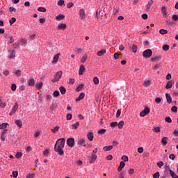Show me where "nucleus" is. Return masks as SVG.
Instances as JSON below:
<instances>
[{
  "label": "nucleus",
  "instance_id": "29",
  "mask_svg": "<svg viewBox=\"0 0 178 178\" xmlns=\"http://www.w3.org/2000/svg\"><path fill=\"white\" fill-rule=\"evenodd\" d=\"M168 137H163L161 139V144H162V145H163V146L166 145V144H168Z\"/></svg>",
  "mask_w": 178,
  "mask_h": 178
},
{
  "label": "nucleus",
  "instance_id": "22",
  "mask_svg": "<svg viewBox=\"0 0 178 178\" xmlns=\"http://www.w3.org/2000/svg\"><path fill=\"white\" fill-rule=\"evenodd\" d=\"M35 84V81H34L33 78H31L28 81V85L29 87H33V86Z\"/></svg>",
  "mask_w": 178,
  "mask_h": 178
},
{
  "label": "nucleus",
  "instance_id": "6",
  "mask_svg": "<svg viewBox=\"0 0 178 178\" xmlns=\"http://www.w3.org/2000/svg\"><path fill=\"white\" fill-rule=\"evenodd\" d=\"M150 112L151 109H149L148 107H145L144 110L140 113V116H141V118H144V116H147V115H148V113Z\"/></svg>",
  "mask_w": 178,
  "mask_h": 178
},
{
  "label": "nucleus",
  "instance_id": "20",
  "mask_svg": "<svg viewBox=\"0 0 178 178\" xmlns=\"http://www.w3.org/2000/svg\"><path fill=\"white\" fill-rule=\"evenodd\" d=\"M97 155L91 154L90 161H89V163H94L95 161H97Z\"/></svg>",
  "mask_w": 178,
  "mask_h": 178
},
{
  "label": "nucleus",
  "instance_id": "21",
  "mask_svg": "<svg viewBox=\"0 0 178 178\" xmlns=\"http://www.w3.org/2000/svg\"><path fill=\"white\" fill-rule=\"evenodd\" d=\"M87 137L89 141H92V140H94V134L92 132H89L87 134Z\"/></svg>",
  "mask_w": 178,
  "mask_h": 178
},
{
  "label": "nucleus",
  "instance_id": "42",
  "mask_svg": "<svg viewBox=\"0 0 178 178\" xmlns=\"http://www.w3.org/2000/svg\"><path fill=\"white\" fill-rule=\"evenodd\" d=\"M53 95L55 98H56L57 97H59V95H60V93H59V90H55L53 92Z\"/></svg>",
  "mask_w": 178,
  "mask_h": 178
},
{
  "label": "nucleus",
  "instance_id": "52",
  "mask_svg": "<svg viewBox=\"0 0 178 178\" xmlns=\"http://www.w3.org/2000/svg\"><path fill=\"white\" fill-rule=\"evenodd\" d=\"M171 111L174 112L175 113H177V106H174L171 108Z\"/></svg>",
  "mask_w": 178,
  "mask_h": 178
},
{
  "label": "nucleus",
  "instance_id": "38",
  "mask_svg": "<svg viewBox=\"0 0 178 178\" xmlns=\"http://www.w3.org/2000/svg\"><path fill=\"white\" fill-rule=\"evenodd\" d=\"M118 129H123V126H124V121H120L118 124H117Z\"/></svg>",
  "mask_w": 178,
  "mask_h": 178
},
{
  "label": "nucleus",
  "instance_id": "12",
  "mask_svg": "<svg viewBox=\"0 0 178 178\" xmlns=\"http://www.w3.org/2000/svg\"><path fill=\"white\" fill-rule=\"evenodd\" d=\"M161 11L164 17H166V16H168V10L166 9V7L165 6H162Z\"/></svg>",
  "mask_w": 178,
  "mask_h": 178
},
{
  "label": "nucleus",
  "instance_id": "57",
  "mask_svg": "<svg viewBox=\"0 0 178 178\" xmlns=\"http://www.w3.org/2000/svg\"><path fill=\"white\" fill-rule=\"evenodd\" d=\"M84 143H86V140L84 139H80L78 141V144L79 145H83V144H84Z\"/></svg>",
  "mask_w": 178,
  "mask_h": 178
},
{
  "label": "nucleus",
  "instance_id": "63",
  "mask_svg": "<svg viewBox=\"0 0 178 178\" xmlns=\"http://www.w3.org/2000/svg\"><path fill=\"white\" fill-rule=\"evenodd\" d=\"M159 176H161V175H159V172H156V173H154V174L153 175V177H154V178H159Z\"/></svg>",
  "mask_w": 178,
  "mask_h": 178
},
{
  "label": "nucleus",
  "instance_id": "47",
  "mask_svg": "<svg viewBox=\"0 0 178 178\" xmlns=\"http://www.w3.org/2000/svg\"><path fill=\"white\" fill-rule=\"evenodd\" d=\"M145 87H149L151 86V81L147 80L144 82Z\"/></svg>",
  "mask_w": 178,
  "mask_h": 178
},
{
  "label": "nucleus",
  "instance_id": "32",
  "mask_svg": "<svg viewBox=\"0 0 178 178\" xmlns=\"http://www.w3.org/2000/svg\"><path fill=\"white\" fill-rule=\"evenodd\" d=\"M104 54H106V49L99 51L97 53V56H102V55H104Z\"/></svg>",
  "mask_w": 178,
  "mask_h": 178
},
{
  "label": "nucleus",
  "instance_id": "36",
  "mask_svg": "<svg viewBox=\"0 0 178 178\" xmlns=\"http://www.w3.org/2000/svg\"><path fill=\"white\" fill-rule=\"evenodd\" d=\"M42 86H43V83L42 82H40L39 83H37L35 85V88H37V90L38 91H40V90H41V88H42Z\"/></svg>",
  "mask_w": 178,
  "mask_h": 178
},
{
  "label": "nucleus",
  "instance_id": "3",
  "mask_svg": "<svg viewBox=\"0 0 178 178\" xmlns=\"http://www.w3.org/2000/svg\"><path fill=\"white\" fill-rule=\"evenodd\" d=\"M143 56L146 59H148V58H151V56H152V50L149 49L145 50L143 52Z\"/></svg>",
  "mask_w": 178,
  "mask_h": 178
},
{
  "label": "nucleus",
  "instance_id": "5",
  "mask_svg": "<svg viewBox=\"0 0 178 178\" xmlns=\"http://www.w3.org/2000/svg\"><path fill=\"white\" fill-rule=\"evenodd\" d=\"M17 109H19V104H17V102H15L11 111L9 113V115L13 116V115H16V111H17Z\"/></svg>",
  "mask_w": 178,
  "mask_h": 178
},
{
  "label": "nucleus",
  "instance_id": "24",
  "mask_svg": "<svg viewBox=\"0 0 178 178\" xmlns=\"http://www.w3.org/2000/svg\"><path fill=\"white\" fill-rule=\"evenodd\" d=\"M104 151L108 152L111 151V149H113V145H108V146H104L103 147Z\"/></svg>",
  "mask_w": 178,
  "mask_h": 178
},
{
  "label": "nucleus",
  "instance_id": "4",
  "mask_svg": "<svg viewBox=\"0 0 178 178\" xmlns=\"http://www.w3.org/2000/svg\"><path fill=\"white\" fill-rule=\"evenodd\" d=\"M63 148V147H60V146H56V145H54V151L58 153V155L62 156L65 154Z\"/></svg>",
  "mask_w": 178,
  "mask_h": 178
},
{
  "label": "nucleus",
  "instance_id": "15",
  "mask_svg": "<svg viewBox=\"0 0 178 178\" xmlns=\"http://www.w3.org/2000/svg\"><path fill=\"white\" fill-rule=\"evenodd\" d=\"M126 165V163H124V161H121L120 163V165L118 168V172H122L123 170V168H124V166Z\"/></svg>",
  "mask_w": 178,
  "mask_h": 178
},
{
  "label": "nucleus",
  "instance_id": "45",
  "mask_svg": "<svg viewBox=\"0 0 178 178\" xmlns=\"http://www.w3.org/2000/svg\"><path fill=\"white\" fill-rule=\"evenodd\" d=\"M160 34H162L163 35L165 34H168V30L165 29H160L159 30Z\"/></svg>",
  "mask_w": 178,
  "mask_h": 178
},
{
  "label": "nucleus",
  "instance_id": "55",
  "mask_svg": "<svg viewBox=\"0 0 178 178\" xmlns=\"http://www.w3.org/2000/svg\"><path fill=\"white\" fill-rule=\"evenodd\" d=\"M165 120L167 123H172V118H170V117H166L165 118Z\"/></svg>",
  "mask_w": 178,
  "mask_h": 178
},
{
  "label": "nucleus",
  "instance_id": "16",
  "mask_svg": "<svg viewBox=\"0 0 178 178\" xmlns=\"http://www.w3.org/2000/svg\"><path fill=\"white\" fill-rule=\"evenodd\" d=\"M162 59V56H154L151 58V62H159Z\"/></svg>",
  "mask_w": 178,
  "mask_h": 178
},
{
  "label": "nucleus",
  "instance_id": "48",
  "mask_svg": "<svg viewBox=\"0 0 178 178\" xmlns=\"http://www.w3.org/2000/svg\"><path fill=\"white\" fill-rule=\"evenodd\" d=\"M86 60H87V54H85L81 59V62L82 63H85Z\"/></svg>",
  "mask_w": 178,
  "mask_h": 178
},
{
  "label": "nucleus",
  "instance_id": "51",
  "mask_svg": "<svg viewBox=\"0 0 178 178\" xmlns=\"http://www.w3.org/2000/svg\"><path fill=\"white\" fill-rule=\"evenodd\" d=\"M15 74L17 77H20V76H22V71H20L19 70H17L15 71Z\"/></svg>",
  "mask_w": 178,
  "mask_h": 178
},
{
  "label": "nucleus",
  "instance_id": "39",
  "mask_svg": "<svg viewBox=\"0 0 178 178\" xmlns=\"http://www.w3.org/2000/svg\"><path fill=\"white\" fill-rule=\"evenodd\" d=\"M13 47H14L15 49H19V48L20 47V42H15L13 44Z\"/></svg>",
  "mask_w": 178,
  "mask_h": 178
},
{
  "label": "nucleus",
  "instance_id": "44",
  "mask_svg": "<svg viewBox=\"0 0 178 178\" xmlns=\"http://www.w3.org/2000/svg\"><path fill=\"white\" fill-rule=\"evenodd\" d=\"M93 82H94V84H95V85L99 84V79H98V77H97V76L94 77Z\"/></svg>",
  "mask_w": 178,
  "mask_h": 178
},
{
  "label": "nucleus",
  "instance_id": "50",
  "mask_svg": "<svg viewBox=\"0 0 178 178\" xmlns=\"http://www.w3.org/2000/svg\"><path fill=\"white\" fill-rule=\"evenodd\" d=\"M121 159L124 161V162H129V157L127 156H122Z\"/></svg>",
  "mask_w": 178,
  "mask_h": 178
},
{
  "label": "nucleus",
  "instance_id": "62",
  "mask_svg": "<svg viewBox=\"0 0 178 178\" xmlns=\"http://www.w3.org/2000/svg\"><path fill=\"white\" fill-rule=\"evenodd\" d=\"M34 177H35V175L31 174V173H29L26 177V178H34Z\"/></svg>",
  "mask_w": 178,
  "mask_h": 178
},
{
  "label": "nucleus",
  "instance_id": "2",
  "mask_svg": "<svg viewBox=\"0 0 178 178\" xmlns=\"http://www.w3.org/2000/svg\"><path fill=\"white\" fill-rule=\"evenodd\" d=\"M65 141H66V139H65V138H60L56 141L55 145H56V147H62V148H65Z\"/></svg>",
  "mask_w": 178,
  "mask_h": 178
},
{
  "label": "nucleus",
  "instance_id": "31",
  "mask_svg": "<svg viewBox=\"0 0 178 178\" xmlns=\"http://www.w3.org/2000/svg\"><path fill=\"white\" fill-rule=\"evenodd\" d=\"M63 19H65V15L63 14H60L57 16H56V20H63Z\"/></svg>",
  "mask_w": 178,
  "mask_h": 178
},
{
  "label": "nucleus",
  "instance_id": "25",
  "mask_svg": "<svg viewBox=\"0 0 178 178\" xmlns=\"http://www.w3.org/2000/svg\"><path fill=\"white\" fill-rule=\"evenodd\" d=\"M165 98L168 104H172V97H170V95H169V93L165 94Z\"/></svg>",
  "mask_w": 178,
  "mask_h": 178
},
{
  "label": "nucleus",
  "instance_id": "58",
  "mask_svg": "<svg viewBox=\"0 0 178 178\" xmlns=\"http://www.w3.org/2000/svg\"><path fill=\"white\" fill-rule=\"evenodd\" d=\"M128 173H129V175H130V176H131V175H134V168H130L128 170Z\"/></svg>",
  "mask_w": 178,
  "mask_h": 178
},
{
  "label": "nucleus",
  "instance_id": "8",
  "mask_svg": "<svg viewBox=\"0 0 178 178\" xmlns=\"http://www.w3.org/2000/svg\"><path fill=\"white\" fill-rule=\"evenodd\" d=\"M8 54H10L8 56L9 59H13L16 56V51L12 50V49H8Z\"/></svg>",
  "mask_w": 178,
  "mask_h": 178
},
{
  "label": "nucleus",
  "instance_id": "27",
  "mask_svg": "<svg viewBox=\"0 0 178 178\" xmlns=\"http://www.w3.org/2000/svg\"><path fill=\"white\" fill-rule=\"evenodd\" d=\"M172 87H173V82L172 81H169L166 84L165 88L169 90V88H172Z\"/></svg>",
  "mask_w": 178,
  "mask_h": 178
},
{
  "label": "nucleus",
  "instance_id": "33",
  "mask_svg": "<svg viewBox=\"0 0 178 178\" xmlns=\"http://www.w3.org/2000/svg\"><path fill=\"white\" fill-rule=\"evenodd\" d=\"M80 126V122H77L72 125V130H77V127Z\"/></svg>",
  "mask_w": 178,
  "mask_h": 178
},
{
  "label": "nucleus",
  "instance_id": "59",
  "mask_svg": "<svg viewBox=\"0 0 178 178\" xmlns=\"http://www.w3.org/2000/svg\"><path fill=\"white\" fill-rule=\"evenodd\" d=\"M172 20H173V22H177L178 21V15H172Z\"/></svg>",
  "mask_w": 178,
  "mask_h": 178
},
{
  "label": "nucleus",
  "instance_id": "17",
  "mask_svg": "<svg viewBox=\"0 0 178 178\" xmlns=\"http://www.w3.org/2000/svg\"><path fill=\"white\" fill-rule=\"evenodd\" d=\"M85 97H86V94L84 92L80 93L79 97L76 99V102H79V101H81V99H84Z\"/></svg>",
  "mask_w": 178,
  "mask_h": 178
},
{
  "label": "nucleus",
  "instance_id": "23",
  "mask_svg": "<svg viewBox=\"0 0 178 178\" xmlns=\"http://www.w3.org/2000/svg\"><path fill=\"white\" fill-rule=\"evenodd\" d=\"M84 89V84L81 83L80 85H79V86L76 88L75 91L76 92H80V91H81V90Z\"/></svg>",
  "mask_w": 178,
  "mask_h": 178
},
{
  "label": "nucleus",
  "instance_id": "14",
  "mask_svg": "<svg viewBox=\"0 0 178 178\" xmlns=\"http://www.w3.org/2000/svg\"><path fill=\"white\" fill-rule=\"evenodd\" d=\"M59 56H60V54H59V53L56 54L54 56L53 61H52L53 64L58 63V60H59Z\"/></svg>",
  "mask_w": 178,
  "mask_h": 178
},
{
  "label": "nucleus",
  "instance_id": "56",
  "mask_svg": "<svg viewBox=\"0 0 178 178\" xmlns=\"http://www.w3.org/2000/svg\"><path fill=\"white\" fill-rule=\"evenodd\" d=\"M161 102H162V99H161V97H156L155 99V103L156 104H160Z\"/></svg>",
  "mask_w": 178,
  "mask_h": 178
},
{
  "label": "nucleus",
  "instance_id": "43",
  "mask_svg": "<svg viewBox=\"0 0 178 178\" xmlns=\"http://www.w3.org/2000/svg\"><path fill=\"white\" fill-rule=\"evenodd\" d=\"M22 156H23V154H22V152H17L15 155V158H17V159H20Z\"/></svg>",
  "mask_w": 178,
  "mask_h": 178
},
{
  "label": "nucleus",
  "instance_id": "13",
  "mask_svg": "<svg viewBox=\"0 0 178 178\" xmlns=\"http://www.w3.org/2000/svg\"><path fill=\"white\" fill-rule=\"evenodd\" d=\"M86 71V67L84 65H81L79 67V76H82L83 73Z\"/></svg>",
  "mask_w": 178,
  "mask_h": 178
},
{
  "label": "nucleus",
  "instance_id": "19",
  "mask_svg": "<svg viewBox=\"0 0 178 178\" xmlns=\"http://www.w3.org/2000/svg\"><path fill=\"white\" fill-rule=\"evenodd\" d=\"M67 27V26L66 25V24H63V23H61L58 26V29L59 30H63V31H65L66 30V28Z\"/></svg>",
  "mask_w": 178,
  "mask_h": 178
},
{
  "label": "nucleus",
  "instance_id": "46",
  "mask_svg": "<svg viewBox=\"0 0 178 178\" xmlns=\"http://www.w3.org/2000/svg\"><path fill=\"white\" fill-rule=\"evenodd\" d=\"M15 22H16V18L13 17L9 20L10 25L12 26V24H13V23H15Z\"/></svg>",
  "mask_w": 178,
  "mask_h": 178
},
{
  "label": "nucleus",
  "instance_id": "1",
  "mask_svg": "<svg viewBox=\"0 0 178 178\" xmlns=\"http://www.w3.org/2000/svg\"><path fill=\"white\" fill-rule=\"evenodd\" d=\"M63 72L62 71L57 72L53 79H51L52 83H56V81H59L60 78L62 77Z\"/></svg>",
  "mask_w": 178,
  "mask_h": 178
},
{
  "label": "nucleus",
  "instance_id": "41",
  "mask_svg": "<svg viewBox=\"0 0 178 178\" xmlns=\"http://www.w3.org/2000/svg\"><path fill=\"white\" fill-rule=\"evenodd\" d=\"M170 48V47L168 44H164L163 46V51H169V49Z\"/></svg>",
  "mask_w": 178,
  "mask_h": 178
},
{
  "label": "nucleus",
  "instance_id": "49",
  "mask_svg": "<svg viewBox=\"0 0 178 178\" xmlns=\"http://www.w3.org/2000/svg\"><path fill=\"white\" fill-rule=\"evenodd\" d=\"M38 12H47V8H44V7H39L38 8Z\"/></svg>",
  "mask_w": 178,
  "mask_h": 178
},
{
  "label": "nucleus",
  "instance_id": "61",
  "mask_svg": "<svg viewBox=\"0 0 178 178\" xmlns=\"http://www.w3.org/2000/svg\"><path fill=\"white\" fill-rule=\"evenodd\" d=\"M126 177V173H124V171H122L120 174V178H125Z\"/></svg>",
  "mask_w": 178,
  "mask_h": 178
},
{
  "label": "nucleus",
  "instance_id": "7",
  "mask_svg": "<svg viewBox=\"0 0 178 178\" xmlns=\"http://www.w3.org/2000/svg\"><path fill=\"white\" fill-rule=\"evenodd\" d=\"M67 145L70 148H73L74 147V138H69L67 139Z\"/></svg>",
  "mask_w": 178,
  "mask_h": 178
},
{
  "label": "nucleus",
  "instance_id": "54",
  "mask_svg": "<svg viewBox=\"0 0 178 178\" xmlns=\"http://www.w3.org/2000/svg\"><path fill=\"white\" fill-rule=\"evenodd\" d=\"M111 127L113 128V127H116V126H118V122H113L110 124Z\"/></svg>",
  "mask_w": 178,
  "mask_h": 178
},
{
  "label": "nucleus",
  "instance_id": "26",
  "mask_svg": "<svg viewBox=\"0 0 178 178\" xmlns=\"http://www.w3.org/2000/svg\"><path fill=\"white\" fill-rule=\"evenodd\" d=\"M152 131H154V133H161V126L154 127L152 129Z\"/></svg>",
  "mask_w": 178,
  "mask_h": 178
},
{
  "label": "nucleus",
  "instance_id": "11",
  "mask_svg": "<svg viewBox=\"0 0 178 178\" xmlns=\"http://www.w3.org/2000/svg\"><path fill=\"white\" fill-rule=\"evenodd\" d=\"M79 16L81 20L86 19V11L84 10V9L82 8L79 10Z\"/></svg>",
  "mask_w": 178,
  "mask_h": 178
},
{
  "label": "nucleus",
  "instance_id": "34",
  "mask_svg": "<svg viewBox=\"0 0 178 178\" xmlns=\"http://www.w3.org/2000/svg\"><path fill=\"white\" fill-rule=\"evenodd\" d=\"M8 126H9V124H8V122L2 123L1 124H0V129L2 130L3 129H6Z\"/></svg>",
  "mask_w": 178,
  "mask_h": 178
},
{
  "label": "nucleus",
  "instance_id": "53",
  "mask_svg": "<svg viewBox=\"0 0 178 178\" xmlns=\"http://www.w3.org/2000/svg\"><path fill=\"white\" fill-rule=\"evenodd\" d=\"M16 88H17V86H16L15 83H13L11 85V90L12 91H16Z\"/></svg>",
  "mask_w": 178,
  "mask_h": 178
},
{
  "label": "nucleus",
  "instance_id": "18",
  "mask_svg": "<svg viewBox=\"0 0 178 178\" xmlns=\"http://www.w3.org/2000/svg\"><path fill=\"white\" fill-rule=\"evenodd\" d=\"M15 124L19 127V129H22L23 127V122L20 120H17L15 121Z\"/></svg>",
  "mask_w": 178,
  "mask_h": 178
},
{
  "label": "nucleus",
  "instance_id": "40",
  "mask_svg": "<svg viewBox=\"0 0 178 178\" xmlns=\"http://www.w3.org/2000/svg\"><path fill=\"white\" fill-rule=\"evenodd\" d=\"M98 134H100L101 136H102V134H105V133H106V129H102L100 130H99L97 131Z\"/></svg>",
  "mask_w": 178,
  "mask_h": 178
},
{
  "label": "nucleus",
  "instance_id": "10",
  "mask_svg": "<svg viewBox=\"0 0 178 178\" xmlns=\"http://www.w3.org/2000/svg\"><path fill=\"white\" fill-rule=\"evenodd\" d=\"M7 133H8V129H5L3 130L1 135V141H5L6 138Z\"/></svg>",
  "mask_w": 178,
  "mask_h": 178
},
{
  "label": "nucleus",
  "instance_id": "9",
  "mask_svg": "<svg viewBox=\"0 0 178 178\" xmlns=\"http://www.w3.org/2000/svg\"><path fill=\"white\" fill-rule=\"evenodd\" d=\"M154 4V0H149L147 4L146 5V10L147 12H149L151 10V6Z\"/></svg>",
  "mask_w": 178,
  "mask_h": 178
},
{
  "label": "nucleus",
  "instance_id": "60",
  "mask_svg": "<svg viewBox=\"0 0 178 178\" xmlns=\"http://www.w3.org/2000/svg\"><path fill=\"white\" fill-rule=\"evenodd\" d=\"M18 175H19V172H18L17 171H13V177L14 178L17 177Z\"/></svg>",
  "mask_w": 178,
  "mask_h": 178
},
{
  "label": "nucleus",
  "instance_id": "37",
  "mask_svg": "<svg viewBox=\"0 0 178 178\" xmlns=\"http://www.w3.org/2000/svg\"><path fill=\"white\" fill-rule=\"evenodd\" d=\"M131 50L132 51V52H134V54H136V52H137V45L133 44L132 47H131Z\"/></svg>",
  "mask_w": 178,
  "mask_h": 178
},
{
  "label": "nucleus",
  "instance_id": "35",
  "mask_svg": "<svg viewBox=\"0 0 178 178\" xmlns=\"http://www.w3.org/2000/svg\"><path fill=\"white\" fill-rule=\"evenodd\" d=\"M60 129V127H59V126H56L54 129H51V133H54V134H55V133H56V131H59V129Z\"/></svg>",
  "mask_w": 178,
  "mask_h": 178
},
{
  "label": "nucleus",
  "instance_id": "30",
  "mask_svg": "<svg viewBox=\"0 0 178 178\" xmlns=\"http://www.w3.org/2000/svg\"><path fill=\"white\" fill-rule=\"evenodd\" d=\"M170 175L172 178H178V175L172 170H170Z\"/></svg>",
  "mask_w": 178,
  "mask_h": 178
},
{
  "label": "nucleus",
  "instance_id": "28",
  "mask_svg": "<svg viewBox=\"0 0 178 178\" xmlns=\"http://www.w3.org/2000/svg\"><path fill=\"white\" fill-rule=\"evenodd\" d=\"M59 90L62 95H65V94H66V88L64 86H60Z\"/></svg>",
  "mask_w": 178,
  "mask_h": 178
},
{
  "label": "nucleus",
  "instance_id": "64",
  "mask_svg": "<svg viewBox=\"0 0 178 178\" xmlns=\"http://www.w3.org/2000/svg\"><path fill=\"white\" fill-rule=\"evenodd\" d=\"M175 137H178V129H176L174 131L173 134Z\"/></svg>",
  "mask_w": 178,
  "mask_h": 178
}]
</instances>
